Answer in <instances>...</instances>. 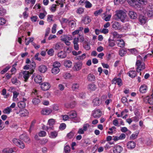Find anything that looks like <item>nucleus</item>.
Instances as JSON below:
<instances>
[{
  "instance_id": "nucleus-7",
  "label": "nucleus",
  "mask_w": 153,
  "mask_h": 153,
  "mask_svg": "<svg viewBox=\"0 0 153 153\" xmlns=\"http://www.w3.org/2000/svg\"><path fill=\"white\" fill-rule=\"evenodd\" d=\"M82 64L79 62L75 63L73 67V69L74 71H78L82 68Z\"/></svg>"
},
{
  "instance_id": "nucleus-1",
  "label": "nucleus",
  "mask_w": 153,
  "mask_h": 153,
  "mask_svg": "<svg viewBox=\"0 0 153 153\" xmlns=\"http://www.w3.org/2000/svg\"><path fill=\"white\" fill-rule=\"evenodd\" d=\"M126 16V13L124 11L122 10H120L117 12V13L114 16V19L117 20H120L123 22Z\"/></svg>"
},
{
  "instance_id": "nucleus-45",
  "label": "nucleus",
  "mask_w": 153,
  "mask_h": 153,
  "mask_svg": "<svg viewBox=\"0 0 153 153\" xmlns=\"http://www.w3.org/2000/svg\"><path fill=\"white\" fill-rule=\"evenodd\" d=\"M32 102L33 104L34 105H36L40 102V100L38 98H35L33 99Z\"/></svg>"
},
{
  "instance_id": "nucleus-64",
  "label": "nucleus",
  "mask_w": 153,
  "mask_h": 153,
  "mask_svg": "<svg viewBox=\"0 0 153 153\" xmlns=\"http://www.w3.org/2000/svg\"><path fill=\"white\" fill-rule=\"evenodd\" d=\"M68 23L70 24L71 26L72 27H73L74 25L76 24L75 22L73 20L70 21Z\"/></svg>"
},
{
  "instance_id": "nucleus-14",
  "label": "nucleus",
  "mask_w": 153,
  "mask_h": 153,
  "mask_svg": "<svg viewBox=\"0 0 153 153\" xmlns=\"http://www.w3.org/2000/svg\"><path fill=\"white\" fill-rule=\"evenodd\" d=\"M116 43L118 47L123 48L125 46V42L122 39H120L116 41Z\"/></svg>"
},
{
  "instance_id": "nucleus-33",
  "label": "nucleus",
  "mask_w": 153,
  "mask_h": 153,
  "mask_svg": "<svg viewBox=\"0 0 153 153\" xmlns=\"http://www.w3.org/2000/svg\"><path fill=\"white\" fill-rule=\"evenodd\" d=\"M87 79L88 81H92L95 80V78L93 74H90L88 76Z\"/></svg>"
},
{
  "instance_id": "nucleus-22",
  "label": "nucleus",
  "mask_w": 153,
  "mask_h": 153,
  "mask_svg": "<svg viewBox=\"0 0 153 153\" xmlns=\"http://www.w3.org/2000/svg\"><path fill=\"white\" fill-rule=\"evenodd\" d=\"M52 111L51 109L47 108L43 109L41 111V114L43 115H48Z\"/></svg>"
},
{
  "instance_id": "nucleus-46",
  "label": "nucleus",
  "mask_w": 153,
  "mask_h": 153,
  "mask_svg": "<svg viewBox=\"0 0 153 153\" xmlns=\"http://www.w3.org/2000/svg\"><path fill=\"white\" fill-rule=\"evenodd\" d=\"M129 50L132 54L137 55L138 53V51L135 48H132L131 49H128Z\"/></svg>"
},
{
  "instance_id": "nucleus-29",
  "label": "nucleus",
  "mask_w": 153,
  "mask_h": 153,
  "mask_svg": "<svg viewBox=\"0 0 153 153\" xmlns=\"http://www.w3.org/2000/svg\"><path fill=\"white\" fill-rule=\"evenodd\" d=\"M21 113L20 115L21 117H24L27 116L28 114V111L24 109H20Z\"/></svg>"
},
{
  "instance_id": "nucleus-53",
  "label": "nucleus",
  "mask_w": 153,
  "mask_h": 153,
  "mask_svg": "<svg viewBox=\"0 0 153 153\" xmlns=\"http://www.w3.org/2000/svg\"><path fill=\"white\" fill-rule=\"evenodd\" d=\"M57 5L55 4H53L51 7L50 10L52 12H54L56 9V6Z\"/></svg>"
},
{
  "instance_id": "nucleus-13",
  "label": "nucleus",
  "mask_w": 153,
  "mask_h": 153,
  "mask_svg": "<svg viewBox=\"0 0 153 153\" xmlns=\"http://www.w3.org/2000/svg\"><path fill=\"white\" fill-rule=\"evenodd\" d=\"M147 15L149 17H153V8L150 6L147 7Z\"/></svg>"
},
{
  "instance_id": "nucleus-44",
  "label": "nucleus",
  "mask_w": 153,
  "mask_h": 153,
  "mask_svg": "<svg viewBox=\"0 0 153 153\" xmlns=\"http://www.w3.org/2000/svg\"><path fill=\"white\" fill-rule=\"evenodd\" d=\"M6 13V10L4 9L2 7H0V15L1 16H3L5 15Z\"/></svg>"
},
{
  "instance_id": "nucleus-34",
  "label": "nucleus",
  "mask_w": 153,
  "mask_h": 153,
  "mask_svg": "<svg viewBox=\"0 0 153 153\" xmlns=\"http://www.w3.org/2000/svg\"><path fill=\"white\" fill-rule=\"evenodd\" d=\"M146 90L147 86L145 85H142L140 88V91L143 93H145Z\"/></svg>"
},
{
  "instance_id": "nucleus-27",
  "label": "nucleus",
  "mask_w": 153,
  "mask_h": 153,
  "mask_svg": "<svg viewBox=\"0 0 153 153\" xmlns=\"http://www.w3.org/2000/svg\"><path fill=\"white\" fill-rule=\"evenodd\" d=\"M36 63H35L33 61L29 65L30 68L31 69L30 74H32L34 71V69H35L36 67Z\"/></svg>"
},
{
  "instance_id": "nucleus-35",
  "label": "nucleus",
  "mask_w": 153,
  "mask_h": 153,
  "mask_svg": "<svg viewBox=\"0 0 153 153\" xmlns=\"http://www.w3.org/2000/svg\"><path fill=\"white\" fill-rule=\"evenodd\" d=\"M18 106L20 108H23L25 107V103L24 101H21L18 103Z\"/></svg>"
},
{
  "instance_id": "nucleus-43",
  "label": "nucleus",
  "mask_w": 153,
  "mask_h": 153,
  "mask_svg": "<svg viewBox=\"0 0 153 153\" xmlns=\"http://www.w3.org/2000/svg\"><path fill=\"white\" fill-rule=\"evenodd\" d=\"M137 0H128V3L131 6H134V4L136 5L137 4Z\"/></svg>"
},
{
  "instance_id": "nucleus-38",
  "label": "nucleus",
  "mask_w": 153,
  "mask_h": 153,
  "mask_svg": "<svg viewBox=\"0 0 153 153\" xmlns=\"http://www.w3.org/2000/svg\"><path fill=\"white\" fill-rule=\"evenodd\" d=\"M11 81L12 83L15 84L16 85H18L20 84V81L18 80L16 78H12Z\"/></svg>"
},
{
  "instance_id": "nucleus-50",
  "label": "nucleus",
  "mask_w": 153,
  "mask_h": 153,
  "mask_svg": "<svg viewBox=\"0 0 153 153\" xmlns=\"http://www.w3.org/2000/svg\"><path fill=\"white\" fill-rule=\"evenodd\" d=\"M6 22V20L3 18H0V25H3Z\"/></svg>"
},
{
  "instance_id": "nucleus-36",
  "label": "nucleus",
  "mask_w": 153,
  "mask_h": 153,
  "mask_svg": "<svg viewBox=\"0 0 153 153\" xmlns=\"http://www.w3.org/2000/svg\"><path fill=\"white\" fill-rule=\"evenodd\" d=\"M75 134V132H74L73 131H71L67 134L66 137L68 138L71 139L73 137Z\"/></svg>"
},
{
  "instance_id": "nucleus-9",
  "label": "nucleus",
  "mask_w": 153,
  "mask_h": 153,
  "mask_svg": "<svg viewBox=\"0 0 153 153\" xmlns=\"http://www.w3.org/2000/svg\"><path fill=\"white\" fill-rule=\"evenodd\" d=\"M41 87L43 90L46 91L49 89L50 85L48 83L44 82L41 84Z\"/></svg>"
},
{
  "instance_id": "nucleus-15",
  "label": "nucleus",
  "mask_w": 153,
  "mask_h": 153,
  "mask_svg": "<svg viewBox=\"0 0 153 153\" xmlns=\"http://www.w3.org/2000/svg\"><path fill=\"white\" fill-rule=\"evenodd\" d=\"M128 15L131 19H136L137 16L136 13L132 10L129 11Z\"/></svg>"
},
{
  "instance_id": "nucleus-2",
  "label": "nucleus",
  "mask_w": 153,
  "mask_h": 153,
  "mask_svg": "<svg viewBox=\"0 0 153 153\" xmlns=\"http://www.w3.org/2000/svg\"><path fill=\"white\" fill-rule=\"evenodd\" d=\"M136 65L137 67V71L138 72H140L142 69H144L145 68V64L143 63H142L139 60H138L137 61Z\"/></svg>"
},
{
  "instance_id": "nucleus-57",
  "label": "nucleus",
  "mask_w": 153,
  "mask_h": 153,
  "mask_svg": "<svg viewBox=\"0 0 153 153\" xmlns=\"http://www.w3.org/2000/svg\"><path fill=\"white\" fill-rule=\"evenodd\" d=\"M57 25L56 24H54L53 25V26L52 29V33H55L56 31V27Z\"/></svg>"
},
{
  "instance_id": "nucleus-47",
  "label": "nucleus",
  "mask_w": 153,
  "mask_h": 153,
  "mask_svg": "<svg viewBox=\"0 0 153 153\" xmlns=\"http://www.w3.org/2000/svg\"><path fill=\"white\" fill-rule=\"evenodd\" d=\"M85 7L87 8H90L92 7V4L88 1H85Z\"/></svg>"
},
{
  "instance_id": "nucleus-28",
  "label": "nucleus",
  "mask_w": 153,
  "mask_h": 153,
  "mask_svg": "<svg viewBox=\"0 0 153 153\" xmlns=\"http://www.w3.org/2000/svg\"><path fill=\"white\" fill-rule=\"evenodd\" d=\"M72 62L70 60L65 61L64 62V65L67 68H69L72 66Z\"/></svg>"
},
{
  "instance_id": "nucleus-42",
  "label": "nucleus",
  "mask_w": 153,
  "mask_h": 153,
  "mask_svg": "<svg viewBox=\"0 0 153 153\" xmlns=\"http://www.w3.org/2000/svg\"><path fill=\"white\" fill-rule=\"evenodd\" d=\"M79 88V85L76 83L73 84L72 86V90L75 91L78 89Z\"/></svg>"
},
{
  "instance_id": "nucleus-30",
  "label": "nucleus",
  "mask_w": 153,
  "mask_h": 153,
  "mask_svg": "<svg viewBox=\"0 0 153 153\" xmlns=\"http://www.w3.org/2000/svg\"><path fill=\"white\" fill-rule=\"evenodd\" d=\"M42 77L40 75H37L34 79V81L36 83H41L42 81Z\"/></svg>"
},
{
  "instance_id": "nucleus-62",
  "label": "nucleus",
  "mask_w": 153,
  "mask_h": 153,
  "mask_svg": "<svg viewBox=\"0 0 153 153\" xmlns=\"http://www.w3.org/2000/svg\"><path fill=\"white\" fill-rule=\"evenodd\" d=\"M111 34L113 35L114 37L118 38L120 37L119 34L115 31L112 32Z\"/></svg>"
},
{
  "instance_id": "nucleus-51",
  "label": "nucleus",
  "mask_w": 153,
  "mask_h": 153,
  "mask_svg": "<svg viewBox=\"0 0 153 153\" xmlns=\"http://www.w3.org/2000/svg\"><path fill=\"white\" fill-rule=\"evenodd\" d=\"M53 67L59 68L61 66L60 63L58 62H55L53 64Z\"/></svg>"
},
{
  "instance_id": "nucleus-17",
  "label": "nucleus",
  "mask_w": 153,
  "mask_h": 153,
  "mask_svg": "<svg viewBox=\"0 0 153 153\" xmlns=\"http://www.w3.org/2000/svg\"><path fill=\"white\" fill-rule=\"evenodd\" d=\"M136 146V143L134 141H130L129 142L127 145L128 149H134Z\"/></svg>"
},
{
  "instance_id": "nucleus-25",
  "label": "nucleus",
  "mask_w": 153,
  "mask_h": 153,
  "mask_svg": "<svg viewBox=\"0 0 153 153\" xmlns=\"http://www.w3.org/2000/svg\"><path fill=\"white\" fill-rule=\"evenodd\" d=\"M96 88V85L94 83L89 84L88 86V89L90 91H94Z\"/></svg>"
},
{
  "instance_id": "nucleus-63",
  "label": "nucleus",
  "mask_w": 153,
  "mask_h": 153,
  "mask_svg": "<svg viewBox=\"0 0 153 153\" xmlns=\"http://www.w3.org/2000/svg\"><path fill=\"white\" fill-rule=\"evenodd\" d=\"M10 67L9 66H7L5 68H4V69H3L1 71V74H3L5 73L10 68Z\"/></svg>"
},
{
  "instance_id": "nucleus-26",
  "label": "nucleus",
  "mask_w": 153,
  "mask_h": 153,
  "mask_svg": "<svg viewBox=\"0 0 153 153\" xmlns=\"http://www.w3.org/2000/svg\"><path fill=\"white\" fill-rule=\"evenodd\" d=\"M68 114H69L70 119H74L76 117L77 114L75 111H72Z\"/></svg>"
},
{
  "instance_id": "nucleus-37",
  "label": "nucleus",
  "mask_w": 153,
  "mask_h": 153,
  "mask_svg": "<svg viewBox=\"0 0 153 153\" xmlns=\"http://www.w3.org/2000/svg\"><path fill=\"white\" fill-rule=\"evenodd\" d=\"M52 73L54 74H58L60 71L59 68L53 67L52 69Z\"/></svg>"
},
{
  "instance_id": "nucleus-39",
  "label": "nucleus",
  "mask_w": 153,
  "mask_h": 153,
  "mask_svg": "<svg viewBox=\"0 0 153 153\" xmlns=\"http://www.w3.org/2000/svg\"><path fill=\"white\" fill-rule=\"evenodd\" d=\"M3 153H12L14 151L12 149H10L8 148L4 149L3 150Z\"/></svg>"
},
{
  "instance_id": "nucleus-4",
  "label": "nucleus",
  "mask_w": 153,
  "mask_h": 153,
  "mask_svg": "<svg viewBox=\"0 0 153 153\" xmlns=\"http://www.w3.org/2000/svg\"><path fill=\"white\" fill-rule=\"evenodd\" d=\"M102 112L99 109H95L92 111V115L95 118H99L102 116Z\"/></svg>"
},
{
  "instance_id": "nucleus-12",
  "label": "nucleus",
  "mask_w": 153,
  "mask_h": 153,
  "mask_svg": "<svg viewBox=\"0 0 153 153\" xmlns=\"http://www.w3.org/2000/svg\"><path fill=\"white\" fill-rule=\"evenodd\" d=\"M79 40L78 38H75L74 39L73 43L74 45V48L76 50L79 49V45L78 43Z\"/></svg>"
},
{
  "instance_id": "nucleus-19",
  "label": "nucleus",
  "mask_w": 153,
  "mask_h": 153,
  "mask_svg": "<svg viewBox=\"0 0 153 153\" xmlns=\"http://www.w3.org/2000/svg\"><path fill=\"white\" fill-rule=\"evenodd\" d=\"M58 56L60 58H64L67 56L66 53L65 51H61L58 53Z\"/></svg>"
},
{
  "instance_id": "nucleus-61",
  "label": "nucleus",
  "mask_w": 153,
  "mask_h": 153,
  "mask_svg": "<svg viewBox=\"0 0 153 153\" xmlns=\"http://www.w3.org/2000/svg\"><path fill=\"white\" fill-rule=\"evenodd\" d=\"M137 3H139L141 4H145L147 3V0H137Z\"/></svg>"
},
{
  "instance_id": "nucleus-6",
  "label": "nucleus",
  "mask_w": 153,
  "mask_h": 153,
  "mask_svg": "<svg viewBox=\"0 0 153 153\" xmlns=\"http://www.w3.org/2000/svg\"><path fill=\"white\" fill-rule=\"evenodd\" d=\"M111 83L112 84H115L117 83V85L119 86H120L122 85L121 79L120 78H117V77H115L112 80Z\"/></svg>"
},
{
  "instance_id": "nucleus-8",
  "label": "nucleus",
  "mask_w": 153,
  "mask_h": 153,
  "mask_svg": "<svg viewBox=\"0 0 153 153\" xmlns=\"http://www.w3.org/2000/svg\"><path fill=\"white\" fill-rule=\"evenodd\" d=\"M143 100L146 103H149L151 105H153V97L149 98V96H147L143 98Z\"/></svg>"
},
{
  "instance_id": "nucleus-48",
  "label": "nucleus",
  "mask_w": 153,
  "mask_h": 153,
  "mask_svg": "<svg viewBox=\"0 0 153 153\" xmlns=\"http://www.w3.org/2000/svg\"><path fill=\"white\" fill-rule=\"evenodd\" d=\"M64 151L66 153H69L70 151V148L67 145L64 148Z\"/></svg>"
},
{
  "instance_id": "nucleus-11",
  "label": "nucleus",
  "mask_w": 153,
  "mask_h": 153,
  "mask_svg": "<svg viewBox=\"0 0 153 153\" xmlns=\"http://www.w3.org/2000/svg\"><path fill=\"white\" fill-rule=\"evenodd\" d=\"M123 149V148L121 146H116L114 148L113 152L114 153H120Z\"/></svg>"
},
{
  "instance_id": "nucleus-49",
  "label": "nucleus",
  "mask_w": 153,
  "mask_h": 153,
  "mask_svg": "<svg viewBox=\"0 0 153 153\" xmlns=\"http://www.w3.org/2000/svg\"><path fill=\"white\" fill-rule=\"evenodd\" d=\"M85 44H86V45H84L83 47L86 50H88L90 49V45L87 43L86 41L84 42Z\"/></svg>"
},
{
  "instance_id": "nucleus-54",
  "label": "nucleus",
  "mask_w": 153,
  "mask_h": 153,
  "mask_svg": "<svg viewBox=\"0 0 153 153\" xmlns=\"http://www.w3.org/2000/svg\"><path fill=\"white\" fill-rule=\"evenodd\" d=\"M102 12V9H100L99 10H97L94 12V15L95 16H97L98 15L100 14Z\"/></svg>"
},
{
  "instance_id": "nucleus-16",
  "label": "nucleus",
  "mask_w": 153,
  "mask_h": 153,
  "mask_svg": "<svg viewBox=\"0 0 153 153\" xmlns=\"http://www.w3.org/2000/svg\"><path fill=\"white\" fill-rule=\"evenodd\" d=\"M112 27L115 30H120L121 26L119 23L118 22H115L112 25Z\"/></svg>"
},
{
  "instance_id": "nucleus-55",
  "label": "nucleus",
  "mask_w": 153,
  "mask_h": 153,
  "mask_svg": "<svg viewBox=\"0 0 153 153\" xmlns=\"http://www.w3.org/2000/svg\"><path fill=\"white\" fill-rule=\"evenodd\" d=\"M66 127V124L65 123H62L60 124V126L59 127V129L60 130H64L65 129Z\"/></svg>"
},
{
  "instance_id": "nucleus-24",
  "label": "nucleus",
  "mask_w": 153,
  "mask_h": 153,
  "mask_svg": "<svg viewBox=\"0 0 153 153\" xmlns=\"http://www.w3.org/2000/svg\"><path fill=\"white\" fill-rule=\"evenodd\" d=\"M101 102L100 99L96 98L94 99L93 100V103L94 106H97L99 105L101 103Z\"/></svg>"
},
{
  "instance_id": "nucleus-31",
  "label": "nucleus",
  "mask_w": 153,
  "mask_h": 153,
  "mask_svg": "<svg viewBox=\"0 0 153 153\" xmlns=\"http://www.w3.org/2000/svg\"><path fill=\"white\" fill-rule=\"evenodd\" d=\"M127 50L126 49H120L119 51V55L121 57L124 56L126 53Z\"/></svg>"
},
{
  "instance_id": "nucleus-3",
  "label": "nucleus",
  "mask_w": 153,
  "mask_h": 153,
  "mask_svg": "<svg viewBox=\"0 0 153 153\" xmlns=\"http://www.w3.org/2000/svg\"><path fill=\"white\" fill-rule=\"evenodd\" d=\"M13 143L20 148L23 149L25 147V145L23 142L20 139L14 138L12 140Z\"/></svg>"
},
{
  "instance_id": "nucleus-60",
  "label": "nucleus",
  "mask_w": 153,
  "mask_h": 153,
  "mask_svg": "<svg viewBox=\"0 0 153 153\" xmlns=\"http://www.w3.org/2000/svg\"><path fill=\"white\" fill-rule=\"evenodd\" d=\"M81 53L82 52L81 51H79L77 52L75 51H73L72 52V54L74 56H77L78 55L81 54Z\"/></svg>"
},
{
  "instance_id": "nucleus-5",
  "label": "nucleus",
  "mask_w": 153,
  "mask_h": 153,
  "mask_svg": "<svg viewBox=\"0 0 153 153\" xmlns=\"http://www.w3.org/2000/svg\"><path fill=\"white\" fill-rule=\"evenodd\" d=\"M19 139L22 142L24 141L25 143H30V140L29 137L25 134H23L19 136Z\"/></svg>"
},
{
  "instance_id": "nucleus-40",
  "label": "nucleus",
  "mask_w": 153,
  "mask_h": 153,
  "mask_svg": "<svg viewBox=\"0 0 153 153\" xmlns=\"http://www.w3.org/2000/svg\"><path fill=\"white\" fill-rule=\"evenodd\" d=\"M57 132L56 131L51 132L50 137L51 138H55L57 136Z\"/></svg>"
},
{
  "instance_id": "nucleus-52",
  "label": "nucleus",
  "mask_w": 153,
  "mask_h": 153,
  "mask_svg": "<svg viewBox=\"0 0 153 153\" xmlns=\"http://www.w3.org/2000/svg\"><path fill=\"white\" fill-rule=\"evenodd\" d=\"M84 11V9L82 7H80L78 8L76 11V12L78 14H81Z\"/></svg>"
},
{
  "instance_id": "nucleus-21",
  "label": "nucleus",
  "mask_w": 153,
  "mask_h": 153,
  "mask_svg": "<svg viewBox=\"0 0 153 153\" xmlns=\"http://www.w3.org/2000/svg\"><path fill=\"white\" fill-rule=\"evenodd\" d=\"M76 103L75 101H74L70 103H66L65 104V106L67 108H74L76 105Z\"/></svg>"
},
{
  "instance_id": "nucleus-59",
  "label": "nucleus",
  "mask_w": 153,
  "mask_h": 153,
  "mask_svg": "<svg viewBox=\"0 0 153 153\" xmlns=\"http://www.w3.org/2000/svg\"><path fill=\"white\" fill-rule=\"evenodd\" d=\"M46 135V132L43 131H41L39 133V135L40 137H44Z\"/></svg>"
},
{
  "instance_id": "nucleus-58",
  "label": "nucleus",
  "mask_w": 153,
  "mask_h": 153,
  "mask_svg": "<svg viewBox=\"0 0 153 153\" xmlns=\"http://www.w3.org/2000/svg\"><path fill=\"white\" fill-rule=\"evenodd\" d=\"M48 123L50 126H53L55 123L54 120L53 119H49L48 120Z\"/></svg>"
},
{
  "instance_id": "nucleus-41",
  "label": "nucleus",
  "mask_w": 153,
  "mask_h": 153,
  "mask_svg": "<svg viewBox=\"0 0 153 153\" xmlns=\"http://www.w3.org/2000/svg\"><path fill=\"white\" fill-rule=\"evenodd\" d=\"M11 110L10 107H8L3 110V112L4 114H9L11 111Z\"/></svg>"
},
{
  "instance_id": "nucleus-18",
  "label": "nucleus",
  "mask_w": 153,
  "mask_h": 153,
  "mask_svg": "<svg viewBox=\"0 0 153 153\" xmlns=\"http://www.w3.org/2000/svg\"><path fill=\"white\" fill-rule=\"evenodd\" d=\"M139 20L141 24L144 25L146 22L147 18L144 16H140L139 17Z\"/></svg>"
},
{
  "instance_id": "nucleus-23",
  "label": "nucleus",
  "mask_w": 153,
  "mask_h": 153,
  "mask_svg": "<svg viewBox=\"0 0 153 153\" xmlns=\"http://www.w3.org/2000/svg\"><path fill=\"white\" fill-rule=\"evenodd\" d=\"M82 21L85 24H87L91 22V19L89 16H86L83 18Z\"/></svg>"
},
{
  "instance_id": "nucleus-20",
  "label": "nucleus",
  "mask_w": 153,
  "mask_h": 153,
  "mask_svg": "<svg viewBox=\"0 0 153 153\" xmlns=\"http://www.w3.org/2000/svg\"><path fill=\"white\" fill-rule=\"evenodd\" d=\"M47 69L46 66L43 65H41L39 66L38 70L40 72L42 73H45Z\"/></svg>"
},
{
  "instance_id": "nucleus-32",
  "label": "nucleus",
  "mask_w": 153,
  "mask_h": 153,
  "mask_svg": "<svg viewBox=\"0 0 153 153\" xmlns=\"http://www.w3.org/2000/svg\"><path fill=\"white\" fill-rule=\"evenodd\" d=\"M128 74L129 76L131 77L134 78L136 76V73L135 71H130L128 73Z\"/></svg>"
},
{
  "instance_id": "nucleus-10",
  "label": "nucleus",
  "mask_w": 153,
  "mask_h": 153,
  "mask_svg": "<svg viewBox=\"0 0 153 153\" xmlns=\"http://www.w3.org/2000/svg\"><path fill=\"white\" fill-rule=\"evenodd\" d=\"M21 73L23 75V77L25 79V81L27 82L29 78L30 74V72L29 71H23Z\"/></svg>"
},
{
  "instance_id": "nucleus-56",
  "label": "nucleus",
  "mask_w": 153,
  "mask_h": 153,
  "mask_svg": "<svg viewBox=\"0 0 153 153\" xmlns=\"http://www.w3.org/2000/svg\"><path fill=\"white\" fill-rule=\"evenodd\" d=\"M113 40L109 39H108L109 46L110 47H113L115 45L114 43L113 42Z\"/></svg>"
}]
</instances>
